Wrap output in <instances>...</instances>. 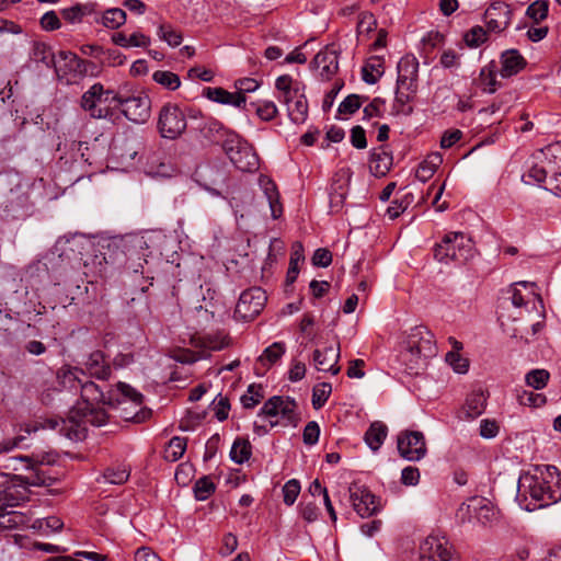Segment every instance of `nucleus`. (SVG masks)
<instances>
[{
    "instance_id": "obj_1",
    "label": "nucleus",
    "mask_w": 561,
    "mask_h": 561,
    "mask_svg": "<svg viewBox=\"0 0 561 561\" xmlns=\"http://www.w3.org/2000/svg\"><path fill=\"white\" fill-rule=\"evenodd\" d=\"M82 403H79L70 410L67 419L49 417L34 425H26L25 433L31 434L39 428L57 430L70 440H82L87 436L85 424L94 426L104 425L110 415L104 407H114L124 404L129 399L137 405L144 403V396L125 382H117L115 388L106 392L91 380H84L80 388Z\"/></svg>"
},
{
    "instance_id": "obj_2",
    "label": "nucleus",
    "mask_w": 561,
    "mask_h": 561,
    "mask_svg": "<svg viewBox=\"0 0 561 561\" xmlns=\"http://www.w3.org/2000/svg\"><path fill=\"white\" fill-rule=\"evenodd\" d=\"M518 492L526 495L537 504L534 507L526 506L527 511H534L561 501V473L554 466H545L539 473L525 476L519 479Z\"/></svg>"
},
{
    "instance_id": "obj_3",
    "label": "nucleus",
    "mask_w": 561,
    "mask_h": 561,
    "mask_svg": "<svg viewBox=\"0 0 561 561\" xmlns=\"http://www.w3.org/2000/svg\"><path fill=\"white\" fill-rule=\"evenodd\" d=\"M549 178L545 190L561 197V146L550 145L541 151L538 162H535L522 176L526 184H541Z\"/></svg>"
},
{
    "instance_id": "obj_4",
    "label": "nucleus",
    "mask_w": 561,
    "mask_h": 561,
    "mask_svg": "<svg viewBox=\"0 0 561 561\" xmlns=\"http://www.w3.org/2000/svg\"><path fill=\"white\" fill-rule=\"evenodd\" d=\"M435 355L436 343L433 333L424 325L411 329L405 347L400 353V359L407 366L409 374H417L426 359Z\"/></svg>"
},
{
    "instance_id": "obj_5",
    "label": "nucleus",
    "mask_w": 561,
    "mask_h": 561,
    "mask_svg": "<svg viewBox=\"0 0 561 561\" xmlns=\"http://www.w3.org/2000/svg\"><path fill=\"white\" fill-rule=\"evenodd\" d=\"M527 285H528L527 282H519V283L514 284L508 289V294L511 295L508 298L510 304L512 307H514L515 309L518 310L517 313L515 314V313L510 312V307L507 306V301L505 300L502 304V307H501L502 311L500 312V316H499V320L501 321L503 331L506 334H508L511 337L520 339V340L524 339L525 342H528V339L526 336H524L522 330H519L518 328H510V324L507 323V321L517 320V318L523 314L524 310L528 312L529 304H533L534 307L536 305V301H538L540 305H542V300L534 291H527L526 294H524L518 288L519 286H522L525 289H527Z\"/></svg>"
},
{
    "instance_id": "obj_6",
    "label": "nucleus",
    "mask_w": 561,
    "mask_h": 561,
    "mask_svg": "<svg viewBox=\"0 0 561 561\" xmlns=\"http://www.w3.org/2000/svg\"><path fill=\"white\" fill-rule=\"evenodd\" d=\"M473 255L472 240L463 232L447 233L434 249V257L445 264L449 262L463 264L472 259Z\"/></svg>"
},
{
    "instance_id": "obj_7",
    "label": "nucleus",
    "mask_w": 561,
    "mask_h": 561,
    "mask_svg": "<svg viewBox=\"0 0 561 561\" xmlns=\"http://www.w3.org/2000/svg\"><path fill=\"white\" fill-rule=\"evenodd\" d=\"M195 130L201 140L207 145H220L222 149L231 145L237 139V133L226 127L220 121L207 116L201 117Z\"/></svg>"
},
{
    "instance_id": "obj_8",
    "label": "nucleus",
    "mask_w": 561,
    "mask_h": 561,
    "mask_svg": "<svg viewBox=\"0 0 561 561\" xmlns=\"http://www.w3.org/2000/svg\"><path fill=\"white\" fill-rule=\"evenodd\" d=\"M232 164L242 172H254L259 169V156L254 148L237 134L231 145L224 149Z\"/></svg>"
},
{
    "instance_id": "obj_9",
    "label": "nucleus",
    "mask_w": 561,
    "mask_h": 561,
    "mask_svg": "<svg viewBox=\"0 0 561 561\" xmlns=\"http://www.w3.org/2000/svg\"><path fill=\"white\" fill-rule=\"evenodd\" d=\"M186 129V115L176 104L168 103L162 106L158 119V130L161 137L176 139Z\"/></svg>"
},
{
    "instance_id": "obj_10",
    "label": "nucleus",
    "mask_w": 561,
    "mask_h": 561,
    "mask_svg": "<svg viewBox=\"0 0 561 561\" xmlns=\"http://www.w3.org/2000/svg\"><path fill=\"white\" fill-rule=\"evenodd\" d=\"M267 300L266 293L260 287L244 290L237 302L234 318L251 321L260 314Z\"/></svg>"
},
{
    "instance_id": "obj_11",
    "label": "nucleus",
    "mask_w": 561,
    "mask_h": 561,
    "mask_svg": "<svg viewBox=\"0 0 561 561\" xmlns=\"http://www.w3.org/2000/svg\"><path fill=\"white\" fill-rule=\"evenodd\" d=\"M113 101L122 107L123 114L127 119L134 123H145L150 116L151 101L148 95L138 93L137 95L125 96L116 93Z\"/></svg>"
},
{
    "instance_id": "obj_12",
    "label": "nucleus",
    "mask_w": 561,
    "mask_h": 561,
    "mask_svg": "<svg viewBox=\"0 0 561 561\" xmlns=\"http://www.w3.org/2000/svg\"><path fill=\"white\" fill-rule=\"evenodd\" d=\"M397 448L402 458L419 461L427 453L425 437L420 431H403L398 435Z\"/></svg>"
},
{
    "instance_id": "obj_13",
    "label": "nucleus",
    "mask_w": 561,
    "mask_h": 561,
    "mask_svg": "<svg viewBox=\"0 0 561 561\" xmlns=\"http://www.w3.org/2000/svg\"><path fill=\"white\" fill-rule=\"evenodd\" d=\"M296 401L289 397L274 396L259 411V416L274 417L280 415L286 425H297Z\"/></svg>"
},
{
    "instance_id": "obj_14",
    "label": "nucleus",
    "mask_w": 561,
    "mask_h": 561,
    "mask_svg": "<svg viewBox=\"0 0 561 561\" xmlns=\"http://www.w3.org/2000/svg\"><path fill=\"white\" fill-rule=\"evenodd\" d=\"M420 561H459L444 537L428 536L420 546Z\"/></svg>"
},
{
    "instance_id": "obj_15",
    "label": "nucleus",
    "mask_w": 561,
    "mask_h": 561,
    "mask_svg": "<svg viewBox=\"0 0 561 561\" xmlns=\"http://www.w3.org/2000/svg\"><path fill=\"white\" fill-rule=\"evenodd\" d=\"M350 500L354 511L363 518L375 515L380 510L379 499L365 486H350Z\"/></svg>"
},
{
    "instance_id": "obj_16",
    "label": "nucleus",
    "mask_w": 561,
    "mask_h": 561,
    "mask_svg": "<svg viewBox=\"0 0 561 561\" xmlns=\"http://www.w3.org/2000/svg\"><path fill=\"white\" fill-rule=\"evenodd\" d=\"M16 481V476L0 472V517L11 515L12 513L7 512V508L20 505V502L25 499L24 493L19 490L20 485Z\"/></svg>"
},
{
    "instance_id": "obj_17",
    "label": "nucleus",
    "mask_w": 561,
    "mask_h": 561,
    "mask_svg": "<svg viewBox=\"0 0 561 561\" xmlns=\"http://www.w3.org/2000/svg\"><path fill=\"white\" fill-rule=\"evenodd\" d=\"M58 56L64 61V65L60 66L59 69H56L60 78H67L69 82L88 76V66H91L89 60L82 59L77 54L66 50H60Z\"/></svg>"
},
{
    "instance_id": "obj_18",
    "label": "nucleus",
    "mask_w": 561,
    "mask_h": 561,
    "mask_svg": "<svg viewBox=\"0 0 561 561\" xmlns=\"http://www.w3.org/2000/svg\"><path fill=\"white\" fill-rule=\"evenodd\" d=\"M511 20L512 9L503 1L492 3L484 13V22L489 32L504 31L511 24Z\"/></svg>"
},
{
    "instance_id": "obj_19",
    "label": "nucleus",
    "mask_w": 561,
    "mask_h": 561,
    "mask_svg": "<svg viewBox=\"0 0 561 561\" xmlns=\"http://www.w3.org/2000/svg\"><path fill=\"white\" fill-rule=\"evenodd\" d=\"M311 65L323 80H331L339 70V51L334 45H328L314 56Z\"/></svg>"
},
{
    "instance_id": "obj_20",
    "label": "nucleus",
    "mask_w": 561,
    "mask_h": 561,
    "mask_svg": "<svg viewBox=\"0 0 561 561\" xmlns=\"http://www.w3.org/2000/svg\"><path fill=\"white\" fill-rule=\"evenodd\" d=\"M340 356V343H337L336 347L327 346L323 350L317 348L313 352L314 367L319 371L337 375L341 370V367L339 366Z\"/></svg>"
},
{
    "instance_id": "obj_21",
    "label": "nucleus",
    "mask_w": 561,
    "mask_h": 561,
    "mask_svg": "<svg viewBox=\"0 0 561 561\" xmlns=\"http://www.w3.org/2000/svg\"><path fill=\"white\" fill-rule=\"evenodd\" d=\"M105 93L101 83H94L81 98V106L84 111L89 112L94 118H102L107 115V108H101L98 103L101 102L102 95ZM112 91H106V94Z\"/></svg>"
},
{
    "instance_id": "obj_22",
    "label": "nucleus",
    "mask_w": 561,
    "mask_h": 561,
    "mask_svg": "<svg viewBox=\"0 0 561 561\" xmlns=\"http://www.w3.org/2000/svg\"><path fill=\"white\" fill-rule=\"evenodd\" d=\"M527 66V60L517 49H507L501 55L500 75L502 78L516 76Z\"/></svg>"
},
{
    "instance_id": "obj_23",
    "label": "nucleus",
    "mask_w": 561,
    "mask_h": 561,
    "mask_svg": "<svg viewBox=\"0 0 561 561\" xmlns=\"http://www.w3.org/2000/svg\"><path fill=\"white\" fill-rule=\"evenodd\" d=\"M203 95L213 102L225 105H232L239 108L243 107L247 102V99L242 93H232L220 87L204 88Z\"/></svg>"
},
{
    "instance_id": "obj_24",
    "label": "nucleus",
    "mask_w": 561,
    "mask_h": 561,
    "mask_svg": "<svg viewBox=\"0 0 561 561\" xmlns=\"http://www.w3.org/2000/svg\"><path fill=\"white\" fill-rule=\"evenodd\" d=\"M393 162L392 153L382 145L370 152V172L377 176H385L391 169Z\"/></svg>"
},
{
    "instance_id": "obj_25",
    "label": "nucleus",
    "mask_w": 561,
    "mask_h": 561,
    "mask_svg": "<svg viewBox=\"0 0 561 561\" xmlns=\"http://www.w3.org/2000/svg\"><path fill=\"white\" fill-rule=\"evenodd\" d=\"M192 343L195 347L204 351H221L229 346L230 337L222 331L207 333L205 335L193 337Z\"/></svg>"
},
{
    "instance_id": "obj_26",
    "label": "nucleus",
    "mask_w": 561,
    "mask_h": 561,
    "mask_svg": "<svg viewBox=\"0 0 561 561\" xmlns=\"http://www.w3.org/2000/svg\"><path fill=\"white\" fill-rule=\"evenodd\" d=\"M141 404L137 405L135 402L127 400L126 403L118 405L117 403L112 407L113 409L119 410V416L128 422L144 423L150 419L152 412L148 408H142Z\"/></svg>"
},
{
    "instance_id": "obj_27",
    "label": "nucleus",
    "mask_w": 561,
    "mask_h": 561,
    "mask_svg": "<svg viewBox=\"0 0 561 561\" xmlns=\"http://www.w3.org/2000/svg\"><path fill=\"white\" fill-rule=\"evenodd\" d=\"M87 370L90 376L100 380H107L111 377V365L105 358V354L101 351H95L90 354L85 362Z\"/></svg>"
},
{
    "instance_id": "obj_28",
    "label": "nucleus",
    "mask_w": 561,
    "mask_h": 561,
    "mask_svg": "<svg viewBox=\"0 0 561 561\" xmlns=\"http://www.w3.org/2000/svg\"><path fill=\"white\" fill-rule=\"evenodd\" d=\"M260 183L267 198L272 217L278 219L283 214V205L279 201V192L275 182L268 178H263L260 180Z\"/></svg>"
},
{
    "instance_id": "obj_29",
    "label": "nucleus",
    "mask_w": 561,
    "mask_h": 561,
    "mask_svg": "<svg viewBox=\"0 0 561 561\" xmlns=\"http://www.w3.org/2000/svg\"><path fill=\"white\" fill-rule=\"evenodd\" d=\"M83 377H85V373L77 367L61 368L57 374L59 385L70 391L81 388L84 381Z\"/></svg>"
},
{
    "instance_id": "obj_30",
    "label": "nucleus",
    "mask_w": 561,
    "mask_h": 561,
    "mask_svg": "<svg viewBox=\"0 0 561 561\" xmlns=\"http://www.w3.org/2000/svg\"><path fill=\"white\" fill-rule=\"evenodd\" d=\"M485 404L486 398L483 391H473L468 394L465 405L462 407V413L466 419L473 420L484 412Z\"/></svg>"
},
{
    "instance_id": "obj_31",
    "label": "nucleus",
    "mask_w": 561,
    "mask_h": 561,
    "mask_svg": "<svg viewBox=\"0 0 561 561\" xmlns=\"http://www.w3.org/2000/svg\"><path fill=\"white\" fill-rule=\"evenodd\" d=\"M126 12L123 9L111 8L101 14H95L94 21L106 28L116 30L126 23Z\"/></svg>"
},
{
    "instance_id": "obj_32",
    "label": "nucleus",
    "mask_w": 561,
    "mask_h": 561,
    "mask_svg": "<svg viewBox=\"0 0 561 561\" xmlns=\"http://www.w3.org/2000/svg\"><path fill=\"white\" fill-rule=\"evenodd\" d=\"M96 4L89 3H77L70 8L62 9L60 11L61 16L70 24L81 23L83 18L87 15L96 14Z\"/></svg>"
},
{
    "instance_id": "obj_33",
    "label": "nucleus",
    "mask_w": 561,
    "mask_h": 561,
    "mask_svg": "<svg viewBox=\"0 0 561 561\" xmlns=\"http://www.w3.org/2000/svg\"><path fill=\"white\" fill-rule=\"evenodd\" d=\"M398 79L403 83L407 81H417L419 79V61L413 55H405L398 64Z\"/></svg>"
},
{
    "instance_id": "obj_34",
    "label": "nucleus",
    "mask_w": 561,
    "mask_h": 561,
    "mask_svg": "<svg viewBox=\"0 0 561 561\" xmlns=\"http://www.w3.org/2000/svg\"><path fill=\"white\" fill-rule=\"evenodd\" d=\"M388 434V427L380 421L373 422L365 433V442L373 451H377Z\"/></svg>"
},
{
    "instance_id": "obj_35",
    "label": "nucleus",
    "mask_w": 561,
    "mask_h": 561,
    "mask_svg": "<svg viewBox=\"0 0 561 561\" xmlns=\"http://www.w3.org/2000/svg\"><path fill=\"white\" fill-rule=\"evenodd\" d=\"M385 60L380 56H371L362 68V79L368 84H375L383 75Z\"/></svg>"
},
{
    "instance_id": "obj_36",
    "label": "nucleus",
    "mask_w": 561,
    "mask_h": 561,
    "mask_svg": "<svg viewBox=\"0 0 561 561\" xmlns=\"http://www.w3.org/2000/svg\"><path fill=\"white\" fill-rule=\"evenodd\" d=\"M443 162L440 153H431L417 167L415 176L422 182L430 180Z\"/></svg>"
},
{
    "instance_id": "obj_37",
    "label": "nucleus",
    "mask_w": 561,
    "mask_h": 561,
    "mask_svg": "<svg viewBox=\"0 0 561 561\" xmlns=\"http://www.w3.org/2000/svg\"><path fill=\"white\" fill-rule=\"evenodd\" d=\"M31 59L35 62H42L47 68L55 67V54L51 47L43 42L33 43Z\"/></svg>"
},
{
    "instance_id": "obj_38",
    "label": "nucleus",
    "mask_w": 561,
    "mask_h": 561,
    "mask_svg": "<svg viewBox=\"0 0 561 561\" xmlns=\"http://www.w3.org/2000/svg\"><path fill=\"white\" fill-rule=\"evenodd\" d=\"M251 456L252 446L249 439L237 437L230 450V459L238 465H242L248 461Z\"/></svg>"
},
{
    "instance_id": "obj_39",
    "label": "nucleus",
    "mask_w": 561,
    "mask_h": 561,
    "mask_svg": "<svg viewBox=\"0 0 561 561\" xmlns=\"http://www.w3.org/2000/svg\"><path fill=\"white\" fill-rule=\"evenodd\" d=\"M186 445V438L180 436L172 437L163 450V458L170 462L178 461L184 455Z\"/></svg>"
},
{
    "instance_id": "obj_40",
    "label": "nucleus",
    "mask_w": 561,
    "mask_h": 561,
    "mask_svg": "<svg viewBox=\"0 0 561 561\" xmlns=\"http://www.w3.org/2000/svg\"><path fill=\"white\" fill-rule=\"evenodd\" d=\"M289 118L295 124H302L308 115V103L306 96L301 93L287 106Z\"/></svg>"
},
{
    "instance_id": "obj_41",
    "label": "nucleus",
    "mask_w": 561,
    "mask_h": 561,
    "mask_svg": "<svg viewBox=\"0 0 561 561\" xmlns=\"http://www.w3.org/2000/svg\"><path fill=\"white\" fill-rule=\"evenodd\" d=\"M480 87L483 92L494 93L496 91V67L493 62L484 66L479 75Z\"/></svg>"
},
{
    "instance_id": "obj_42",
    "label": "nucleus",
    "mask_w": 561,
    "mask_h": 561,
    "mask_svg": "<svg viewBox=\"0 0 561 561\" xmlns=\"http://www.w3.org/2000/svg\"><path fill=\"white\" fill-rule=\"evenodd\" d=\"M302 245L297 243L290 254L289 267L286 274V285L289 286L295 283L299 274V262L304 261Z\"/></svg>"
},
{
    "instance_id": "obj_43",
    "label": "nucleus",
    "mask_w": 561,
    "mask_h": 561,
    "mask_svg": "<svg viewBox=\"0 0 561 561\" xmlns=\"http://www.w3.org/2000/svg\"><path fill=\"white\" fill-rule=\"evenodd\" d=\"M130 476V470L125 465H118L117 467L106 468L103 472V478L111 484H124L127 482Z\"/></svg>"
},
{
    "instance_id": "obj_44",
    "label": "nucleus",
    "mask_w": 561,
    "mask_h": 561,
    "mask_svg": "<svg viewBox=\"0 0 561 561\" xmlns=\"http://www.w3.org/2000/svg\"><path fill=\"white\" fill-rule=\"evenodd\" d=\"M152 79L154 82L170 91H174L179 89L181 85L180 77L176 73L168 70L154 71L152 75Z\"/></svg>"
},
{
    "instance_id": "obj_45",
    "label": "nucleus",
    "mask_w": 561,
    "mask_h": 561,
    "mask_svg": "<svg viewBox=\"0 0 561 561\" xmlns=\"http://www.w3.org/2000/svg\"><path fill=\"white\" fill-rule=\"evenodd\" d=\"M549 12L548 0H536L530 3L526 10V15L533 20L534 23L538 24L546 20Z\"/></svg>"
},
{
    "instance_id": "obj_46",
    "label": "nucleus",
    "mask_w": 561,
    "mask_h": 561,
    "mask_svg": "<svg viewBox=\"0 0 561 561\" xmlns=\"http://www.w3.org/2000/svg\"><path fill=\"white\" fill-rule=\"evenodd\" d=\"M264 398V390L261 385L252 383L248 387V393L241 397L244 409H253Z\"/></svg>"
},
{
    "instance_id": "obj_47",
    "label": "nucleus",
    "mask_w": 561,
    "mask_h": 561,
    "mask_svg": "<svg viewBox=\"0 0 561 561\" xmlns=\"http://www.w3.org/2000/svg\"><path fill=\"white\" fill-rule=\"evenodd\" d=\"M284 343L274 342L272 345L264 350L263 354L259 357V362H261L263 365H273L284 355Z\"/></svg>"
},
{
    "instance_id": "obj_48",
    "label": "nucleus",
    "mask_w": 561,
    "mask_h": 561,
    "mask_svg": "<svg viewBox=\"0 0 561 561\" xmlns=\"http://www.w3.org/2000/svg\"><path fill=\"white\" fill-rule=\"evenodd\" d=\"M158 36L171 47H178L183 41L180 32L174 30L171 24H161L158 28Z\"/></svg>"
},
{
    "instance_id": "obj_49",
    "label": "nucleus",
    "mask_w": 561,
    "mask_h": 561,
    "mask_svg": "<svg viewBox=\"0 0 561 561\" xmlns=\"http://www.w3.org/2000/svg\"><path fill=\"white\" fill-rule=\"evenodd\" d=\"M488 39V33L486 31L480 26L476 25L471 27L468 32L463 35V41L467 46L471 48L479 47Z\"/></svg>"
},
{
    "instance_id": "obj_50",
    "label": "nucleus",
    "mask_w": 561,
    "mask_h": 561,
    "mask_svg": "<svg viewBox=\"0 0 561 561\" xmlns=\"http://www.w3.org/2000/svg\"><path fill=\"white\" fill-rule=\"evenodd\" d=\"M332 386L329 382H321L313 387L312 405L316 410L321 409L328 401Z\"/></svg>"
},
{
    "instance_id": "obj_51",
    "label": "nucleus",
    "mask_w": 561,
    "mask_h": 561,
    "mask_svg": "<svg viewBox=\"0 0 561 561\" xmlns=\"http://www.w3.org/2000/svg\"><path fill=\"white\" fill-rule=\"evenodd\" d=\"M216 490L214 482L209 477L204 476L199 478L194 485L195 497L198 501L207 500Z\"/></svg>"
},
{
    "instance_id": "obj_52",
    "label": "nucleus",
    "mask_w": 561,
    "mask_h": 561,
    "mask_svg": "<svg viewBox=\"0 0 561 561\" xmlns=\"http://www.w3.org/2000/svg\"><path fill=\"white\" fill-rule=\"evenodd\" d=\"M549 377L550 374L546 369H533L526 375L525 381L529 387L539 390L546 387Z\"/></svg>"
},
{
    "instance_id": "obj_53",
    "label": "nucleus",
    "mask_w": 561,
    "mask_h": 561,
    "mask_svg": "<svg viewBox=\"0 0 561 561\" xmlns=\"http://www.w3.org/2000/svg\"><path fill=\"white\" fill-rule=\"evenodd\" d=\"M363 100H367V98H363L358 94H350L340 103L337 112L340 114H354L360 108Z\"/></svg>"
},
{
    "instance_id": "obj_54",
    "label": "nucleus",
    "mask_w": 561,
    "mask_h": 561,
    "mask_svg": "<svg viewBox=\"0 0 561 561\" xmlns=\"http://www.w3.org/2000/svg\"><path fill=\"white\" fill-rule=\"evenodd\" d=\"M413 98L414 95L397 89L394 98V108L397 113L411 115L413 113V107L408 104L413 100Z\"/></svg>"
},
{
    "instance_id": "obj_55",
    "label": "nucleus",
    "mask_w": 561,
    "mask_h": 561,
    "mask_svg": "<svg viewBox=\"0 0 561 561\" xmlns=\"http://www.w3.org/2000/svg\"><path fill=\"white\" fill-rule=\"evenodd\" d=\"M126 57L118 49H104L100 58V65L117 67L125 62Z\"/></svg>"
},
{
    "instance_id": "obj_56",
    "label": "nucleus",
    "mask_w": 561,
    "mask_h": 561,
    "mask_svg": "<svg viewBox=\"0 0 561 561\" xmlns=\"http://www.w3.org/2000/svg\"><path fill=\"white\" fill-rule=\"evenodd\" d=\"M283 500H284V503L288 506H291L299 493H300V483L297 479H290L288 480L284 486H283Z\"/></svg>"
},
{
    "instance_id": "obj_57",
    "label": "nucleus",
    "mask_w": 561,
    "mask_h": 561,
    "mask_svg": "<svg viewBox=\"0 0 561 561\" xmlns=\"http://www.w3.org/2000/svg\"><path fill=\"white\" fill-rule=\"evenodd\" d=\"M446 362L458 374H465L469 368L468 359L462 357L458 352H448L446 354Z\"/></svg>"
},
{
    "instance_id": "obj_58",
    "label": "nucleus",
    "mask_w": 561,
    "mask_h": 561,
    "mask_svg": "<svg viewBox=\"0 0 561 561\" xmlns=\"http://www.w3.org/2000/svg\"><path fill=\"white\" fill-rule=\"evenodd\" d=\"M320 436V426L316 421L306 424L302 432V440L305 445L313 446L318 443Z\"/></svg>"
},
{
    "instance_id": "obj_59",
    "label": "nucleus",
    "mask_w": 561,
    "mask_h": 561,
    "mask_svg": "<svg viewBox=\"0 0 561 561\" xmlns=\"http://www.w3.org/2000/svg\"><path fill=\"white\" fill-rule=\"evenodd\" d=\"M39 25L44 31L53 32L61 27V21L58 14L54 10H50L43 14L39 20Z\"/></svg>"
},
{
    "instance_id": "obj_60",
    "label": "nucleus",
    "mask_w": 561,
    "mask_h": 561,
    "mask_svg": "<svg viewBox=\"0 0 561 561\" xmlns=\"http://www.w3.org/2000/svg\"><path fill=\"white\" fill-rule=\"evenodd\" d=\"M275 87L282 93H294L297 95L299 92L298 82L294 83V80L289 75L279 76L276 79Z\"/></svg>"
},
{
    "instance_id": "obj_61",
    "label": "nucleus",
    "mask_w": 561,
    "mask_h": 561,
    "mask_svg": "<svg viewBox=\"0 0 561 561\" xmlns=\"http://www.w3.org/2000/svg\"><path fill=\"white\" fill-rule=\"evenodd\" d=\"M514 100L512 92H506L499 95L488 107L483 108L482 112L494 114L505 107Z\"/></svg>"
},
{
    "instance_id": "obj_62",
    "label": "nucleus",
    "mask_w": 561,
    "mask_h": 561,
    "mask_svg": "<svg viewBox=\"0 0 561 561\" xmlns=\"http://www.w3.org/2000/svg\"><path fill=\"white\" fill-rule=\"evenodd\" d=\"M377 26V21L371 13L364 12L359 15V20L357 22V34H369Z\"/></svg>"
},
{
    "instance_id": "obj_63",
    "label": "nucleus",
    "mask_w": 561,
    "mask_h": 561,
    "mask_svg": "<svg viewBox=\"0 0 561 561\" xmlns=\"http://www.w3.org/2000/svg\"><path fill=\"white\" fill-rule=\"evenodd\" d=\"M255 112L263 121H272L278 113L277 106L273 101H264L257 104Z\"/></svg>"
},
{
    "instance_id": "obj_64",
    "label": "nucleus",
    "mask_w": 561,
    "mask_h": 561,
    "mask_svg": "<svg viewBox=\"0 0 561 561\" xmlns=\"http://www.w3.org/2000/svg\"><path fill=\"white\" fill-rule=\"evenodd\" d=\"M299 512L304 520L313 523L319 518L320 510L313 502L300 503Z\"/></svg>"
}]
</instances>
